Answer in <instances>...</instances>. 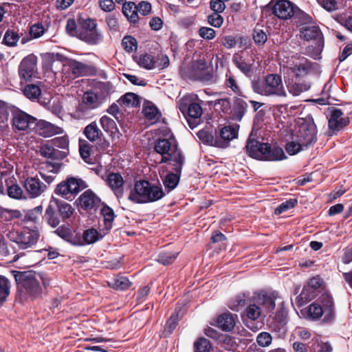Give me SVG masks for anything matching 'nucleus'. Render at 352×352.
I'll return each mask as SVG.
<instances>
[{"label":"nucleus","mask_w":352,"mask_h":352,"mask_svg":"<svg viewBox=\"0 0 352 352\" xmlns=\"http://www.w3.org/2000/svg\"><path fill=\"white\" fill-rule=\"evenodd\" d=\"M11 273L14 277L19 289L32 300L39 298L42 294L43 287L41 283H42L44 287L50 285V280L48 278L32 271L19 272L12 270Z\"/></svg>","instance_id":"f257e3e1"},{"label":"nucleus","mask_w":352,"mask_h":352,"mask_svg":"<svg viewBox=\"0 0 352 352\" xmlns=\"http://www.w3.org/2000/svg\"><path fill=\"white\" fill-rule=\"evenodd\" d=\"M154 149L162 155L161 162L170 164L174 170L178 171L182 168L184 157L173 137L158 139L155 142Z\"/></svg>","instance_id":"f03ea898"},{"label":"nucleus","mask_w":352,"mask_h":352,"mask_svg":"<svg viewBox=\"0 0 352 352\" xmlns=\"http://www.w3.org/2000/svg\"><path fill=\"white\" fill-rule=\"evenodd\" d=\"M247 154L254 159L264 161H278L286 158L283 150L268 143L250 139L245 146Z\"/></svg>","instance_id":"7ed1b4c3"},{"label":"nucleus","mask_w":352,"mask_h":352,"mask_svg":"<svg viewBox=\"0 0 352 352\" xmlns=\"http://www.w3.org/2000/svg\"><path fill=\"white\" fill-rule=\"evenodd\" d=\"M164 195L161 187L151 186L148 182L142 180L135 183L128 199L136 204H144L157 201Z\"/></svg>","instance_id":"20e7f679"},{"label":"nucleus","mask_w":352,"mask_h":352,"mask_svg":"<svg viewBox=\"0 0 352 352\" xmlns=\"http://www.w3.org/2000/svg\"><path fill=\"white\" fill-rule=\"evenodd\" d=\"M252 87L254 92L262 96H287L281 77L278 74L267 75L263 82H256L253 83Z\"/></svg>","instance_id":"39448f33"},{"label":"nucleus","mask_w":352,"mask_h":352,"mask_svg":"<svg viewBox=\"0 0 352 352\" xmlns=\"http://www.w3.org/2000/svg\"><path fill=\"white\" fill-rule=\"evenodd\" d=\"M317 129L311 117L299 118L297 120V128L294 136L302 142L305 148L316 142Z\"/></svg>","instance_id":"423d86ee"},{"label":"nucleus","mask_w":352,"mask_h":352,"mask_svg":"<svg viewBox=\"0 0 352 352\" xmlns=\"http://www.w3.org/2000/svg\"><path fill=\"white\" fill-rule=\"evenodd\" d=\"M87 187V185L82 179L72 177L58 184L55 189V193L69 199L72 195L78 194Z\"/></svg>","instance_id":"0eeeda50"},{"label":"nucleus","mask_w":352,"mask_h":352,"mask_svg":"<svg viewBox=\"0 0 352 352\" xmlns=\"http://www.w3.org/2000/svg\"><path fill=\"white\" fill-rule=\"evenodd\" d=\"M56 56L60 60H65L63 72L65 75H67L66 78H75L80 76H86L91 72V67L88 65L76 60L65 58L60 54H56Z\"/></svg>","instance_id":"6e6552de"},{"label":"nucleus","mask_w":352,"mask_h":352,"mask_svg":"<svg viewBox=\"0 0 352 352\" xmlns=\"http://www.w3.org/2000/svg\"><path fill=\"white\" fill-rule=\"evenodd\" d=\"M12 112V126L19 131H32L36 118L27 113L14 108H10Z\"/></svg>","instance_id":"1a4fd4ad"},{"label":"nucleus","mask_w":352,"mask_h":352,"mask_svg":"<svg viewBox=\"0 0 352 352\" xmlns=\"http://www.w3.org/2000/svg\"><path fill=\"white\" fill-rule=\"evenodd\" d=\"M187 73L190 78L196 80L206 82L212 78V74L206 61L201 59L193 62Z\"/></svg>","instance_id":"9d476101"},{"label":"nucleus","mask_w":352,"mask_h":352,"mask_svg":"<svg viewBox=\"0 0 352 352\" xmlns=\"http://www.w3.org/2000/svg\"><path fill=\"white\" fill-rule=\"evenodd\" d=\"M268 6L272 14L280 19H288L294 15L293 4L288 0H272Z\"/></svg>","instance_id":"9b49d317"},{"label":"nucleus","mask_w":352,"mask_h":352,"mask_svg":"<svg viewBox=\"0 0 352 352\" xmlns=\"http://www.w3.org/2000/svg\"><path fill=\"white\" fill-rule=\"evenodd\" d=\"M36 134L43 138H50L55 135L62 134L64 132L63 128L43 120L34 122L33 130Z\"/></svg>","instance_id":"f8f14e48"},{"label":"nucleus","mask_w":352,"mask_h":352,"mask_svg":"<svg viewBox=\"0 0 352 352\" xmlns=\"http://www.w3.org/2000/svg\"><path fill=\"white\" fill-rule=\"evenodd\" d=\"M37 58L34 54L25 57L19 67V74L21 78L30 80L36 71Z\"/></svg>","instance_id":"ddd939ff"},{"label":"nucleus","mask_w":352,"mask_h":352,"mask_svg":"<svg viewBox=\"0 0 352 352\" xmlns=\"http://www.w3.org/2000/svg\"><path fill=\"white\" fill-rule=\"evenodd\" d=\"M322 284V280L320 278L316 276L311 278L308 284L303 287L301 293L297 298L299 302L302 301L300 302V305L313 299L316 296L315 290L319 288Z\"/></svg>","instance_id":"4468645a"},{"label":"nucleus","mask_w":352,"mask_h":352,"mask_svg":"<svg viewBox=\"0 0 352 352\" xmlns=\"http://www.w3.org/2000/svg\"><path fill=\"white\" fill-rule=\"evenodd\" d=\"M76 202L81 208L90 210L99 206L100 199L93 191L87 190L80 195Z\"/></svg>","instance_id":"2eb2a0df"},{"label":"nucleus","mask_w":352,"mask_h":352,"mask_svg":"<svg viewBox=\"0 0 352 352\" xmlns=\"http://www.w3.org/2000/svg\"><path fill=\"white\" fill-rule=\"evenodd\" d=\"M38 237V230L25 229L18 234L16 241L21 248L26 249L36 244Z\"/></svg>","instance_id":"dca6fc26"},{"label":"nucleus","mask_w":352,"mask_h":352,"mask_svg":"<svg viewBox=\"0 0 352 352\" xmlns=\"http://www.w3.org/2000/svg\"><path fill=\"white\" fill-rule=\"evenodd\" d=\"M311 70V62L305 57L295 58L293 63L288 67V71L296 77H304Z\"/></svg>","instance_id":"f3484780"},{"label":"nucleus","mask_w":352,"mask_h":352,"mask_svg":"<svg viewBox=\"0 0 352 352\" xmlns=\"http://www.w3.org/2000/svg\"><path fill=\"white\" fill-rule=\"evenodd\" d=\"M349 122V118L344 116L340 109H334L332 110L329 119V127L330 130L333 131H340L341 129L346 126Z\"/></svg>","instance_id":"a211bd4d"},{"label":"nucleus","mask_w":352,"mask_h":352,"mask_svg":"<svg viewBox=\"0 0 352 352\" xmlns=\"http://www.w3.org/2000/svg\"><path fill=\"white\" fill-rule=\"evenodd\" d=\"M24 187L32 198L41 195L47 188L45 184L35 177L27 178L25 181Z\"/></svg>","instance_id":"6ab92c4d"},{"label":"nucleus","mask_w":352,"mask_h":352,"mask_svg":"<svg viewBox=\"0 0 352 352\" xmlns=\"http://www.w3.org/2000/svg\"><path fill=\"white\" fill-rule=\"evenodd\" d=\"M97 95L92 91L85 92L82 96V102L79 104L78 111L86 113L88 111L96 108L98 105Z\"/></svg>","instance_id":"aec40b11"},{"label":"nucleus","mask_w":352,"mask_h":352,"mask_svg":"<svg viewBox=\"0 0 352 352\" xmlns=\"http://www.w3.org/2000/svg\"><path fill=\"white\" fill-rule=\"evenodd\" d=\"M40 152L42 156L54 160H63L67 156V152L59 151L54 148L53 145L44 144L41 147Z\"/></svg>","instance_id":"412c9836"},{"label":"nucleus","mask_w":352,"mask_h":352,"mask_svg":"<svg viewBox=\"0 0 352 352\" xmlns=\"http://www.w3.org/2000/svg\"><path fill=\"white\" fill-rule=\"evenodd\" d=\"M107 184L114 191L117 197L122 196L124 180L119 173H110L107 179Z\"/></svg>","instance_id":"4be33fe9"},{"label":"nucleus","mask_w":352,"mask_h":352,"mask_svg":"<svg viewBox=\"0 0 352 352\" xmlns=\"http://www.w3.org/2000/svg\"><path fill=\"white\" fill-rule=\"evenodd\" d=\"M197 135L203 143L210 146L223 148V146L226 145L223 141H217V137L214 138L212 133L208 129L200 130Z\"/></svg>","instance_id":"5701e85b"},{"label":"nucleus","mask_w":352,"mask_h":352,"mask_svg":"<svg viewBox=\"0 0 352 352\" xmlns=\"http://www.w3.org/2000/svg\"><path fill=\"white\" fill-rule=\"evenodd\" d=\"M236 318V315L224 313L220 315L217 319L218 327L223 331H231L235 326Z\"/></svg>","instance_id":"b1692460"},{"label":"nucleus","mask_w":352,"mask_h":352,"mask_svg":"<svg viewBox=\"0 0 352 352\" xmlns=\"http://www.w3.org/2000/svg\"><path fill=\"white\" fill-rule=\"evenodd\" d=\"M237 136L236 130L231 126H226L221 128L219 131V137H217V141L224 142L226 146L223 148H226L229 146L230 141L236 138Z\"/></svg>","instance_id":"393cba45"},{"label":"nucleus","mask_w":352,"mask_h":352,"mask_svg":"<svg viewBox=\"0 0 352 352\" xmlns=\"http://www.w3.org/2000/svg\"><path fill=\"white\" fill-rule=\"evenodd\" d=\"M182 169L179 170H175V173H168L163 179V184L165 190L169 192L175 189L179 184L180 179V173Z\"/></svg>","instance_id":"a878e982"},{"label":"nucleus","mask_w":352,"mask_h":352,"mask_svg":"<svg viewBox=\"0 0 352 352\" xmlns=\"http://www.w3.org/2000/svg\"><path fill=\"white\" fill-rule=\"evenodd\" d=\"M54 202L57 206L59 214L63 220L72 217L75 210L70 204L57 199H54Z\"/></svg>","instance_id":"bb28decb"},{"label":"nucleus","mask_w":352,"mask_h":352,"mask_svg":"<svg viewBox=\"0 0 352 352\" xmlns=\"http://www.w3.org/2000/svg\"><path fill=\"white\" fill-rule=\"evenodd\" d=\"M300 35L307 41L320 39L322 33L318 27L315 25L305 26L301 28Z\"/></svg>","instance_id":"cd10ccee"},{"label":"nucleus","mask_w":352,"mask_h":352,"mask_svg":"<svg viewBox=\"0 0 352 352\" xmlns=\"http://www.w3.org/2000/svg\"><path fill=\"white\" fill-rule=\"evenodd\" d=\"M84 135L91 142H96L102 135V131L95 122L88 124L83 131Z\"/></svg>","instance_id":"c85d7f7f"},{"label":"nucleus","mask_w":352,"mask_h":352,"mask_svg":"<svg viewBox=\"0 0 352 352\" xmlns=\"http://www.w3.org/2000/svg\"><path fill=\"white\" fill-rule=\"evenodd\" d=\"M82 40L91 45H98L103 40L102 34L97 29L91 31H85L82 34Z\"/></svg>","instance_id":"c756f323"},{"label":"nucleus","mask_w":352,"mask_h":352,"mask_svg":"<svg viewBox=\"0 0 352 352\" xmlns=\"http://www.w3.org/2000/svg\"><path fill=\"white\" fill-rule=\"evenodd\" d=\"M122 12L124 16L129 19L131 22L135 23L138 19L137 5L133 2L124 3Z\"/></svg>","instance_id":"7c9ffc66"},{"label":"nucleus","mask_w":352,"mask_h":352,"mask_svg":"<svg viewBox=\"0 0 352 352\" xmlns=\"http://www.w3.org/2000/svg\"><path fill=\"white\" fill-rule=\"evenodd\" d=\"M256 302L260 307L262 306L267 312L272 311L276 306L274 298L267 294L259 295L256 298Z\"/></svg>","instance_id":"2f4dec72"},{"label":"nucleus","mask_w":352,"mask_h":352,"mask_svg":"<svg viewBox=\"0 0 352 352\" xmlns=\"http://www.w3.org/2000/svg\"><path fill=\"white\" fill-rule=\"evenodd\" d=\"M247 107L248 104L244 100L236 98L234 102V119L236 120H241L246 111Z\"/></svg>","instance_id":"473e14b6"},{"label":"nucleus","mask_w":352,"mask_h":352,"mask_svg":"<svg viewBox=\"0 0 352 352\" xmlns=\"http://www.w3.org/2000/svg\"><path fill=\"white\" fill-rule=\"evenodd\" d=\"M23 92L28 98L36 100L38 98L41 91L38 85L29 84L24 87Z\"/></svg>","instance_id":"72a5a7b5"},{"label":"nucleus","mask_w":352,"mask_h":352,"mask_svg":"<svg viewBox=\"0 0 352 352\" xmlns=\"http://www.w3.org/2000/svg\"><path fill=\"white\" fill-rule=\"evenodd\" d=\"M109 285L116 289L124 290L129 288L131 283L126 277L118 276L115 278L111 283H109Z\"/></svg>","instance_id":"f704fd0d"},{"label":"nucleus","mask_w":352,"mask_h":352,"mask_svg":"<svg viewBox=\"0 0 352 352\" xmlns=\"http://www.w3.org/2000/svg\"><path fill=\"white\" fill-rule=\"evenodd\" d=\"M45 217L48 224L52 228H56L59 225V218L56 216L54 208L52 205H49L47 208Z\"/></svg>","instance_id":"c9c22d12"},{"label":"nucleus","mask_w":352,"mask_h":352,"mask_svg":"<svg viewBox=\"0 0 352 352\" xmlns=\"http://www.w3.org/2000/svg\"><path fill=\"white\" fill-rule=\"evenodd\" d=\"M100 212L104 218L105 228L107 229H110L111 228V224L115 217L113 209L107 206H104L102 208Z\"/></svg>","instance_id":"e433bc0d"},{"label":"nucleus","mask_w":352,"mask_h":352,"mask_svg":"<svg viewBox=\"0 0 352 352\" xmlns=\"http://www.w3.org/2000/svg\"><path fill=\"white\" fill-rule=\"evenodd\" d=\"M120 101L128 107H135L140 104L139 96L131 92L125 94L120 99Z\"/></svg>","instance_id":"4c0bfd02"},{"label":"nucleus","mask_w":352,"mask_h":352,"mask_svg":"<svg viewBox=\"0 0 352 352\" xmlns=\"http://www.w3.org/2000/svg\"><path fill=\"white\" fill-rule=\"evenodd\" d=\"M138 63L140 67L151 69L155 67L156 61L152 55L144 54L140 56Z\"/></svg>","instance_id":"58836bf2"},{"label":"nucleus","mask_w":352,"mask_h":352,"mask_svg":"<svg viewBox=\"0 0 352 352\" xmlns=\"http://www.w3.org/2000/svg\"><path fill=\"white\" fill-rule=\"evenodd\" d=\"M309 88L310 85L306 82H294L288 85L289 91L294 96H299Z\"/></svg>","instance_id":"ea45409f"},{"label":"nucleus","mask_w":352,"mask_h":352,"mask_svg":"<svg viewBox=\"0 0 352 352\" xmlns=\"http://www.w3.org/2000/svg\"><path fill=\"white\" fill-rule=\"evenodd\" d=\"M195 352H210L211 344L208 340L200 338L194 343Z\"/></svg>","instance_id":"a19ab883"},{"label":"nucleus","mask_w":352,"mask_h":352,"mask_svg":"<svg viewBox=\"0 0 352 352\" xmlns=\"http://www.w3.org/2000/svg\"><path fill=\"white\" fill-rule=\"evenodd\" d=\"M142 113L147 119L154 120L157 118L159 111L156 107H155L151 102H147L144 104Z\"/></svg>","instance_id":"79ce46f5"},{"label":"nucleus","mask_w":352,"mask_h":352,"mask_svg":"<svg viewBox=\"0 0 352 352\" xmlns=\"http://www.w3.org/2000/svg\"><path fill=\"white\" fill-rule=\"evenodd\" d=\"M248 318L255 320L261 315L262 308L258 303L250 304L246 309Z\"/></svg>","instance_id":"37998d69"},{"label":"nucleus","mask_w":352,"mask_h":352,"mask_svg":"<svg viewBox=\"0 0 352 352\" xmlns=\"http://www.w3.org/2000/svg\"><path fill=\"white\" fill-rule=\"evenodd\" d=\"M83 240L87 244L96 243L99 239V234L97 230L90 228L83 232Z\"/></svg>","instance_id":"c03bdc74"},{"label":"nucleus","mask_w":352,"mask_h":352,"mask_svg":"<svg viewBox=\"0 0 352 352\" xmlns=\"http://www.w3.org/2000/svg\"><path fill=\"white\" fill-rule=\"evenodd\" d=\"M178 320L179 317L177 313H175L170 316L164 328V336H168L173 332L177 325Z\"/></svg>","instance_id":"a18cd8bd"},{"label":"nucleus","mask_w":352,"mask_h":352,"mask_svg":"<svg viewBox=\"0 0 352 352\" xmlns=\"http://www.w3.org/2000/svg\"><path fill=\"white\" fill-rule=\"evenodd\" d=\"M22 216L21 212L17 210H8L1 208V219L10 221L14 219H19Z\"/></svg>","instance_id":"49530a36"},{"label":"nucleus","mask_w":352,"mask_h":352,"mask_svg":"<svg viewBox=\"0 0 352 352\" xmlns=\"http://www.w3.org/2000/svg\"><path fill=\"white\" fill-rule=\"evenodd\" d=\"M308 316L313 319H318L323 314V308L317 303H312L308 307Z\"/></svg>","instance_id":"de8ad7c7"},{"label":"nucleus","mask_w":352,"mask_h":352,"mask_svg":"<svg viewBox=\"0 0 352 352\" xmlns=\"http://www.w3.org/2000/svg\"><path fill=\"white\" fill-rule=\"evenodd\" d=\"M100 124L102 129L107 132L113 133L116 129V124L115 121L111 118L104 116L100 120Z\"/></svg>","instance_id":"09e8293b"},{"label":"nucleus","mask_w":352,"mask_h":352,"mask_svg":"<svg viewBox=\"0 0 352 352\" xmlns=\"http://www.w3.org/2000/svg\"><path fill=\"white\" fill-rule=\"evenodd\" d=\"M298 201L296 199H290L283 203H282L279 206H278L274 211L275 214L279 215L281 213L293 208L297 204Z\"/></svg>","instance_id":"8fccbe9b"},{"label":"nucleus","mask_w":352,"mask_h":352,"mask_svg":"<svg viewBox=\"0 0 352 352\" xmlns=\"http://www.w3.org/2000/svg\"><path fill=\"white\" fill-rule=\"evenodd\" d=\"M19 40V36L17 33L12 30H8L3 38L4 43L8 46H15Z\"/></svg>","instance_id":"3c124183"},{"label":"nucleus","mask_w":352,"mask_h":352,"mask_svg":"<svg viewBox=\"0 0 352 352\" xmlns=\"http://www.w3.org/2000/svg\"><path fill=\"white\" fill-rule=\"evenodd\" d=\"M178 253L164 252L158 255L157 261L163 265H169L172 263L177 258Z\"/></svg>","instance_id":"603ef678"},{"label":"nucleus","mask_w":352,"mask_h":352,"mask_svg":"<svg viewBox=\"0 0 352 352\" xmlns=\"http://www.w3.org/2000/svg\"><path fill=\"white\" fill-rule=\"evenodd\" d=\"M305 147L302 142L298 141L296 138L295 141H292L287 144L285 149L289 155H296Z\"/></svg>","instance_id":"864d4df0"},{"label":"nucleus","mask_w":352,"mask_h":352,"mask_svg":"<svg viewBox=\"0 0 352 352\" xmlns=\"http://www.w3.org/2000/svg\"><path fill=\"white\" fill-rule=\"evenodd\" d=\"M122 45L128 52H132L137 49V41L135 38L131 36H124Z\"/></svg>","instance_id":"5fc2aeb1"},{"label":"nucleus","mask_w":352,"mask_h":352,"mask_svg":"<svg viewBox=\"0 0 352 352\" xmlns=\"http://www.w3.org/2000/svg\"><path fill=\"white\" fill-rule=\"evenodd\" d=\"M202 114V108L197 103H191L188 108V116L192 119H198Z\"/></svg>","instance_id":"6e6d98bb"},{"label":"nucleus","mask_w":352,"mask_h":352,"mask_svg":"<svg viewBox=\"0 0 352 352\" xmlns=\"http://www.w3.org/2000/svg\"><path fill=\"white\" fill-rule=\"evenodd\" d=\"M233 63L243 73L248 74L251 72V65L247 63L242 57L233 58Z\"/></svg>","instance_id":"4d7b16f0"},{"label":"nucleus","mask_w":352,"mask_h":352,"mask_svg":"<svg viewBox=\"0 0 352 352\" xmlns=\"http://www.w3.org/2000/svg\"><path fill=\"white\" fill-rule=\"evenodd\" d=\"M42 212V207L36 206L34 208L29 210L25 216V220L27 221L36 222Z\"/></svg>","instance_id":"13d9d810"},{"label":"nucleus","mask_w":352,"mask_h":352,"mask_svg":"<svg viewBox=\"0 0 352 352\" xmlns=\"http://www.w3.org/2000/svg\"><path fill=\"white\" fill-rule=\"evenodd\" d=\"M11 283L4 276H1V303L10 294Z\"/></svg>","instance_id":"bf43d9fd"},{"label":"nucleus","mask_w":352,"mask_h":352,"mask_svg":"<svg viewBox=\"0 0 352 352\" xmlns=\"http://www.w3.org/2000/svg\"><path fill=\"white\" fill-rule=\"evenodd\" d=\"M52 145L54 146L62 148L67 149L69 146V138L67 135H63L54 138L51 140Z\"/></svg>","instance_id":"052dcab7"},{"label":"nucleus","mask_w":352,"mask_h":352,"mask_svg":"<svg viewBox=\"0 0 352 352\" xmlns=\"http://www.w3.org/2000/svg\"><path fill=\"white\" fill-rule=\"evenodd\" d=\"M317 1L328 12H333L339 9V3L336 0H317Z\"/></svg>","instance_id":"680f3d73"},{"label":"nucleus","mask_w":352,"mask_h":352,"mask_svg":"<svg viewBox=\"0 0 352 352\" xmlns=\"http://www.w3.org/2000/svg\"><path fill=\"white\" fill-rule=\"evenodd\" d=\"M272 336L267 332L260 333L256 338V342L261 346H268L272 343Z\"/></svg>","instance_id":"e2e57ef3"},{"label":"nucleus","mask_w":352,"mask_h":352,"mask_svg":"<svg viewBox=\"0 0 352 352\" xmlns=\"http://www.w3.org/2000/svg\"><path fill=\"white\" fill-rule=\"evenodd\" d=\"M253 38L257 45H262L267 41V36L263 30L255 29L253 34Z\"/></svg>","instance_id":"0e129e2a"},{"label":"nucleus","mask_w":352,"mask_h":352,"mask_svg":"<svg viewBox=\"0 0 352 352\" xmlns=\"http://www.w3.org/2000/svg\"><path fill=\"white\" fill-rule=\"evenodd\" d=\"M208 21L210 25L214 28H219L223 24V19L219 13L213 12L208 16Z\"/></svg>","instance_id":"69168bd1"},{"label":"nucleus","mask_w":352,"mask_h":352,"mask_svg":"<svg viewBox=\"0 0 352 352\" xmlns=\"http://www.w3.org/2000/svg\"><path fill=\"white\" fill-rule=\"evenodd\" d=\"M91 146L85 140H80L79 142V151L81 157L83 159H87L90 156Z\"/></svg>","instance_id":"338daca9"},{"label":"nucleus","mask_w":352,"mask_h":352,"mask_svg":"<svg viewBox=\"0 0 352 352\" xmlns=\"http://www.w3.org/2000/svg\"><path fill=\"white\" fill-rule=\"evenodd\" d=\"M44 28L41 24L32 25L30 28V34L32 38H38L44 34Z\"/></svg>","instance_id":"774afa93"}]
</instances>
